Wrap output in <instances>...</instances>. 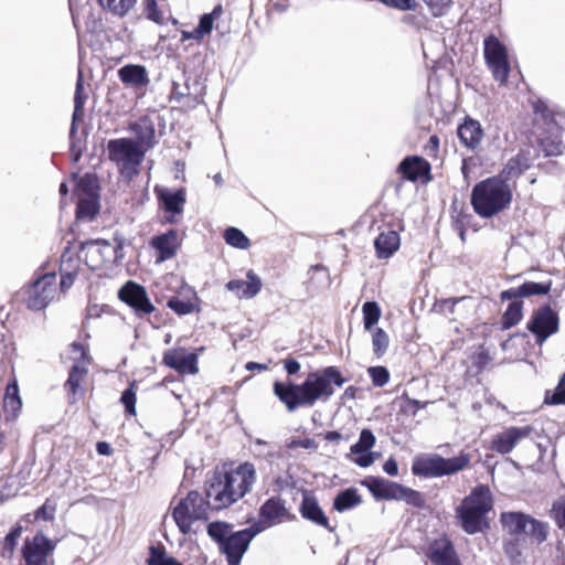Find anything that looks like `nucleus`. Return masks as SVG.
Returning <instances> with one entry per match:
<instances>
[{
    "instance_id": "1",
    "label": "nucleus",
    "mask_w": 565,
    "mask_h": 565,
    "mask_svg": "<svg viewBox=\"0 0 565 565\" xmlns=\"http://www.w3.org/2000/svg\"><path fill=\"white\" fill-rule=\"evenodd\" d=\"M347 382L337 366H327L310 372L300 383H274V394L292 413L299 407H312L318 401L327 402L334 394V386L341 387Z\"/></svg>"
},
{
    "instance_id": "2",
    "label": "nucleus",
    "mask_w": 565,
    "mask_h": 565,
    "mask_svg": "<svg viewBox=\"0 0 565 565\" xmlns=\"http://www.w3.org/2000/svg\"><path fill=\"white\" fill-rule=\"evenodd\" d=\"M256 480L253 463H241L231 471H215L206 482L205 495L212 500L213 510L232 505L250 491Z\"/></svg>"
},
{
    "instance_id": "3",
    "label": "nucleus",
    "mask_w": 565,
    "mask_h": 565,
    "mask_svg": "<svg viewBox=\"0 0 565 565\" xmlns=\"http://www.w3.org/2000/svg\"><path fill=\"white\" fill-rule=\"evenodd\" d=\"M512 201V190L502 178H488L477 183L471 192V205L481 217L489 218L507 209Z\"/></svg>"
},
{
    "instance_id": "4",
    "label": "nucleus",
    "mask_w": 565,
    "mask_h": 565,
    "mask_svg": "<svg viewBox=\"0 0 565 565\" xmlns=\"http://www.w3.org/2000/svg\"><path fill=\"white\" fill-rule=\"evenodd\" d=\"M492 507L493 500L489 487L486 484L475 487L456 509L462 530L468 534L482 532L488 527L486 515Z\"/></svg>"
},
{
    "instance_id": "5",
    "label": "nucleus",
    "mask_w": 565,
    "mask_h": 565,
    "mask_svg": "<svg viewBox=\"0 0 565 565\" xmlns=\"http://www.w3.org/2000/svg\"><path fill=\"white\" fill-rule=\"evenodd\" d=\"M471 457L465 451L452 458H444L437 454L422 455L414 459L413 475L422 478H441L465 470Z\"/></svg>"
},
{
    "instance_id": "6",
    "label": "nucleus",
    "mask_w": 565,
    "mask_h": 565,
    "mask_svg": "<svg viewBox=\"0 0 565 565\" xmlns=\"http://www.w3.org/2000/svg\"><path fill=\"white\" fill-rule=\"evenodd\" d=\"M107 152L109 160L117 164L119 172L131 179L139 173L146 149H142L134 139L118 138L108 141Z\"/></svg>"
},
{
    "instance_id": "7",
    "label": "nucleus",
    "mask_w": 565,
    "mask_h": 565,
    "mask_svg": "<svg viewBox=\"0 0 565 565\" xmlns=\"http://www.w3.org/2000/svg\"><path fill=\"white\" fill-rule=\"evenodd\" d=\"M213 510L212 500H207L199 491H190L179 501L172 511V518L182 534H189L195 521H206L209 510Z\"/></svg>"
},
{
    "instance_id": "8",
    "label": "nucleus",
    "mask_w": 565,
    "mask_h": 565,
    "mask_svg": "<svg viewBox=\"0 0 565 565\" xmlns=\"http://www.w3.org/2000/svg\"><path fill=\"white\" fill-rule=\"evenodd\" d=\"M56 274H39L31 282L24 285L18 292L17 298L31 310H42L46 308L55 298Z\"/></svg>"
},
{
    "instance_id": "9",
    "label": "nucleus",
    "mask_w": 565,
    "mask_h": 565,
    "mask_svg": "<svg viewBox=\"0 0 565 565\" xmlns=\"http://www.w3.org/2000/svg\"><path fill=\"white\" fill-rule=\"evenodd\" d=\"M484 58L493 78L501 85L508 82L510 64L505 45L493 34L483 41Z\"/></svg>"
},
{
    "instance_id": "10",
    "label": "nucleus",
    "mask_w": 565,
    "mask_h": 565,
    "mask_svg": "<svg viewBox=\"0 0 565 565\" xmlns=\"http://www.w3.org/2000/svg\"><path fill=\"white\" fill-rule=\"evenodd\" d=\"M121 250L122 246L119 242L111 244L105 239H92L81 244V253L84 256V260L92 269L121 258Z\"/></svg>"
},
{
    "instance_id": "11",
    "label": "nucleus",
    "mask_w": 565,
    "mask_h": 565,
    "mask_svg": "<svg viewBox=\"0 0 565 565\" xmlns=\"http://www.w3.org/2000/svg\"><path fill=\"white\" fill-rule=\"evenodd\" d=\"M263 530V525L255 523L249 527L232 532L220 548L221 553L226 557L227 565H239L250 542Z\"/></svg>"
},
{
    "instance_id": "12",
    "label": "nucleus",
    "mask_w": 565,
    "mask_h": 565,
    "mask_svg": "<svg viewBox=\"0 0 565 565\" xmlns=\"http://www.w3.org/2000/svg\"><path fill=\"white\" fill-rule=\"evenodd\" d=\"M55 543L43 533H36L32 540H26L22 547L25 565H53Z\"/></svg>"
},
{
    "instance_id": "13",
    "label": "nucleus",
    "mask_w": 565,
    "mask_h": 565,
    "mask_svg": "<svg viewBox=\"0 0 565 565\" xmlns=\"http://www.w3.org/2000/svg\"><path fill=\"white\" fill-rule=\"evenodd\" d=\"M558 315L550 307L544 305L537 308L527 322V330L535 337L537 344H542L552 334L558 331Z\"/></svg>"
},
{
    "instance_id": "14",
    "label": "nucleus",
    "mask_w": 565,
    "mask_h": 565,
    "mask_svg": "<svg viewBox=\"0 0 565 565\" xmlns=\"http://www.w3.org/2000/svg\"><path fill=\"white\" fill-rule=\"evenodd\" d=\"M118 297L131 307L138 316L149 315L154 311V306L151 303L145 287L135 281H127L119 289Z\"/></svg>"
},
{
    "instance_id": "15",
    "label": "nucleus",
    "mask_w": 565,
    "mask_h": 565,
    "mask_svg": "<svg viewBox=\"0 0 565 565\" xmlns=\"http://www.w3.org/2000/svg\"><path fill=\"white\" fill-rule=\"evenodd\" d=\"M119 81L127 87L137 93L139 97L145 95L146 88L150 83L146 66L140 64H126L117 71Z\"/></svg>"
},
{
    "instance_id": "16",
    "label": "nucleus",
    "mask_w": 565,
    "mask_h": 565,
    "mask_svg": "<svg viewBox=\"0 0 565 565\" xmlns=\"http://www.w3.org/2000/svg\"><path fill=\"white\" fill-rule=\"evenodd\" d=\"M532 431L533 428L531 426L509 427L493 438L491 448L501 455L510 454L516 444L521 439L527 438Z\"/></svg>"
},
{
    "instance_id": "17",
    "label": "nucleus",
    "mask_w": 565,
    "mask_h": 565,
    "mask_svg": "<svg viewBox=\"0 0 565 565\" xmlns=\"http://www.w3.org/2000/svg\"><path fill=\"white\" fill-rule=\"evenodd\" d=\"M156 193L159 202L162 204L164 211L169 214L166 220L168 223H175V215L183 212V206L186 201L185 190H169L167 188H156Z\"/></svg>"
},
{
    "instance_id": "18",
    "label": "nucleus",
    "mask_w": 565,
    "mask_h": 565,
    "mask_svg": "<svg viewBox=\"0 0 565 565\" xmlns=\"http://www.w3.org/2000/svg\"><path fill=\"white\" fill-rule=\"evenodd\" d=\"M163 363L182 374L198 373V356L180 350H169L163 354Z\"/></svg>"
},
{
    "instance_id": "19",
    "label": "nucleus",
    "mask_w": 565,
    "mask_h": 565,
    "mask_svg": "<svg viewBox=\"0 0 565 565\" xmlns=\"http://www.w3.org/2000/svg\"><path fill=\"white\" fill-rule=\"evenodd\" d=\"M428 557L435 565H461L454 544L448 539L436 540L429 547Z\"/></svg>"
},
{
    "instance_id": "20",
    "label": "nucleus",
    "mask_w": 565,
    "mask_h": 565,
    "mask_svg": "<svg viewBox=\"0 0 565 565\" xmlns=\"http://www.w3.org/2000/svg\"><path fill=\"white\" fill-rule=\"evenodd\" d=\"M376 500H396L401 484L381 477H367L362 481Z\"/></svg>"
},
{
    "instance_id": "21",
    "label": "nucleus",
    "mask_w": 565,
    "mask_h": 565,
    "mask_svg": "<svg viewBox=\"0 0 565 565\" xmlns=\"http://www.w3.org/2000/svg\"><path fill=\"white\" fill-rule=\"evenodd\" d=\"M375 440L376 439L372 430L366 428L362 429L359 440L350 448L351 454L358 455L354 459V462L358 466L366 468L373 463L374 458L370 450L375 445Z\"/></svg>"
},
{
    "instance_id": "22",
    "label": "nucleus",
    "mask_w": 565,
    "mask_h": 565,
    "mask_svg": "<svg viewBox=\"0 0 565 565\" xmlns=\"http://www.w3.org/2000/svg\"><path fill=\"white\" fill-rule=\"evenodd\" d=\"M299 512L301 516L319 526H322L330 532H332L334 529L330 526L329 519L324 514L323 510L319 505L317 499L309 494L308 492H305L302 495V500L299 507Z\"/></svg>"
},
{
    "instance_id": "23",
    "label": "nucleus",
    "mask_w": 565,
    "mask_h": 565,
    "mask_svg": "<svg viewBox=\"0 0 565 565\" xmlns=\"http://www.w3.org/2000/svg\"><path fill=\"white\" fill-rule=\"evenodd\" d=\"M457 136L466 148L476 150L483 138V129L478 120L467 116L458 126Z\"/></svg>"
},
{
    "instance_id": "24",
    "label": "nucleus",
    "mask_w": 565,
    "mask_h": 565,
    "mask_svg": "<svg viewBox=\"0 0 565 565\" xmlns=\"http://www.w3.org/2000/svg\"><path fill=\"white\" fill-rule=\"evenodd\" d=\"M247 279L248 280L232 279L226 284V288L238 298H254L262 289V279L253 270L247 271Z\"/></svg>"
},
{
    "instance_id": "25",
    "label": "nucleus",
    "mask_w": 565,
    "mask_h": 565,
    "mask_svg": "<svg viewBox=\"0 0 565 565\" xmlns=\"http://www.w3.org/2000/svg\"><path fill=\"white\" fill-rule=\"evenodd\" d=\"M150 245L157 250V262L161 263L172 258L178 248V233L169 230L167 233L153 236Z\"/></svg>"
},
{
    "instance_id": "26",
    "label": "nucleus",
    "mask_w": 565,
    "mask_h": 565,
    "mask_svg": "<svg viewBox=\"0 0 565 565\" xmlns=\"http://www.w3.org/2000/svg\"><path fill=\"white\" fill-rule=\"evenodd\" d=\"M129 130L136 136L135 142L142 149L149 150L153 147L156 129L152 120L143 116L129 125Z\"/></svg>"
},
{
    "instance_id": "27",
    "label": "nucleus",
    "mask_w": 565,
    "mask_h": 565,
    "mask_svg": "<svg viewBox=\"0 0 565 565\" xmlns=\"http://www.w3.org/2000/svg\"><path fill=\"white\" fill-rule=\"evenodd\" d=\"M286 514L287 509L284 500L279 497H271L266 500L259 509L260 522L258 524L262 525V523H264V529L266 526H271L273 524L280 522L281 518Z\"/></svg>"
},
{
    "instance_id": "28",
    "label": "nucleus",
    "mask_w": 565,
    "mask_h": 565,
    "mask_svg": "<svg viewBox=\"0 0 565 565\" xmlns=\"http://www.w3.org/2000/svg\"><path fill=\"white\" fill-rule=\"evenodd\" d=\"M500 522L505 531L513 537L525 535L529 526V514L523 512H502Z\"/></svg>"
},
{
    "instance_id": "29",
    "label": "nucleus",
    "mask_w": 565,
    "mask_h": 565,
    "mask_svg": "<svg viewBox=\"0 0 565 565\" xmlns=\"http://www.w3.org/2000/svg\"><path fill=\"white\" fill-rule=\"evenodd\" d=\"M429 169V163L417 156L404 158L398 166V171L404 175V178L411 181L418 180L428 173Z\"/></svg>"
},
{
    "instance_id": "30",
    "label": "nucleus",
    "mask_w": 565,
    "mask_h": 565,
    "mask_svg": "<svg viewBox=\"0 0 565 565\" xmlns=\"http://www.w3.org/2000/svg\"><path fill=\"white\" fill-rule=\"evenodd\" d=\"M401 245V238L396 231L382 232L374 241L376 255L381 259L391 257Z\"/></svg>"
},
{
    "instance_id": "31",
    "label": "nucleus",
    "mask_w": 565,
    "mask_h": 565,
    "mask_svg": "<svg viewBox=\"0 0 565 565\" xmlns=\"http://www.w3.org/2000/svg\"><path fill=\"white\" fill-rule=\"evenodd\" d=\"M87 96L84 94V79L83 73L79 70L76 81L75 94H74V113H73V121L71 127V137L76 132V121L81 120L84 116V104L86 102Z\"/></svg>"
},
{
    "instance_id": "32",
    "label": "nucleus",
    "mask_w": 565,
    "mask_h": 565,
    "mask_svg": "<svg viewBox=\"0 0 565 565\" xmlns=\"http://www.w3.org/2000/svg\"><path fill=\"white\" fill-rule=\"evenodd\" d=\"M362 502L361 495L355 488H347L340 491L333 500V509L344 512L353 509Z\"/></svg>"
},
{
    "instance_id": "33",
    "label": "nucleus",
    "mask_w": 565,
    "mask_h": 565,
    "mask_svg": "<svg viewBox=\"0 0 565 565\" xmlns=\"http://www.w3.org/2000/svg\"><path fill=\"white\" fill-rule=\"evenodd\" d=\"M86 373V367L84 365H81L78 362L75 363L70 370L68 379L65 382V388L68 392L70 398H72V403H74L77 399V393L81 386V382Z\"/></svg>"
},
{
    "instance_id": "34",
    "label": "nucleus",
    "mask_w": 565,
    "mask_h": 565,
    "mask_svg": "<svg viewBox=\"0 0 565 565\" xmlns=\"http://www.w3.org/2000/svg\"><path fill=\"white\" fill-rule=\"evenodd\" d=\"M523 317V301L514 300L511 301L504 311L501 324L503 329H510L516 326Z\"/></svg>"
},
{
    "instance_id": "35",
    "label": "nucleus",
    "mask_w": 565,
    "mask_h": 565,
    "mask_svg": "<svg viewBox=\"0 0 565 565\" xmlns=\"http://www.w3.org/2000/svg\"><path fill=\"white\" fill-rule=\"evenodd\" d=\"M233 525L222 521L211 522L207 527L209 536L218 545V548L222 547L226 539L231 535Z\"/></svg>"
},
{
    "instance_id": "36",
    "label": "nucleus",
    "mask_w": 565,
    "mask_h": 565,
    "mask_svg": "<svg viewBox=\"0 0 565 565\" xmlns=\"http://www.w3.org/2000/svg\"><path fill=\"white\" fill-rule=\"evenodd\" d=\"M99 212V203L95 198L81 199L76 207L78 220L92 221Z\"/></svg>"
},
{
    "instance_id": "37",
    "label": "nucleus",
    "mask_w": 565,
    "mask_h": 565,
    "mask_svg": "<svg viewBox=\"0 0 565 565\" xmlns=\"http://www.w3.org/2000/svg\"><path fill=\"white\" fill-rule=\"evenodd\" d=\"M548 524L529 515V526L525 535L536 544L543 543L547 539Z\"/></svg>"
},
{
    "instance_id": "38",
    "label": "nucleus",
    "mask_w": 565,
    "mask_h": 565,
    "mask_svg": "<svg viewBox=\"0 0 565 565\" xmlns=\"http://www.w3.org/2000/svg\"><path fill=\"white\" fill-rule=\"evenodd\" d=\"M98 2L114 15L122 18L136 6L137 0H98Z\"/></svg>"
},
{
    "instance_id": "39",
    "label": "nucleus",
    "mask_w": 565,
    "mask_h": 565,
    "mask_svg": "<svg viewBox=\"0 0 565 565\" xmlns=\"http://www.w3.org/2000/svg\"><path fill=\"white\" fill-rule=\"evenodd\" d=\"M148 565H183L177 558L169 556L163 547L151 545L149 548Z\"/></svg>"
},
{
    "instance_id": "40",
    "label": "nucleus",
    "mask_w": 565,
    "mask_h": 565,
    "mask_svg": "<svg viewBox=\"0 0 565 565\" xmlns=\"http://www.w3.org/2000/svg\"><path fill=\"white\" fill-rule=\"evenodd\" d=\"M226 244L238 249H247L250 245L249 238L238 228L228 227L224 232Z\"/></svg>"
},
{
    "instance_id": "41",
    "label": "nucleus",
    "mask_w": 565,
    "mask_h": 565,
    "mask_svg": "<svg viewBox=\"0 0 565 565\" xmlns=\"http://www.w3.org/2000/svg\"><path fill=\"white\" fill-rule=\"evenodd\" d=\"M363 323L365 330H371L380 320L381 308L375 301H366L363 307Z\"/></svg>"
},
{
    "instance_id": "42",
    "label": "nucleus",
    "mask_w": 565,
    "mask_h": 565,
    "mask_svg": "<svg viewBox=\"0 0 565 565\" xmlns=\"http://www.w3.org/2000/svg\"><path fill=\"white\" fill-rule=\"evenodd\" d=\"M397 501H404L414 508H423L425 505L424 495L419 491L407 488L403 484L399 487Z\"/></svg>"
},
{
    "instance_id": "43",
    "label": "nucleus",
    "mask_w": 565,
    "mask_h": 565,
    "mask_svg": "<svg viewBox=\"0 0 565 565\" xmlns=\"http://www.w3.org/2000/svg\"><path fill=\"white\" fill-rule=\"evenodd\" d=\"M552 288V281L535 282L525 281L520 286L521 297H531L536 295H547Z\"/></svg>"
},
{
    "instance_id": "44",
    "label": "nucleus",
    "mask_w": 565,
    "mask_h": 565,
    "mask_svg": "<svg viewBox=\"0 0 565 565\" xmlns=\"http://www.w3.org/2000/svg\"><path fill=\"white\" fill-rule=\"evenodd\" d=\"M21 533H22V526L21 525H15L6 535V537L3 540L2 552H1V555L3 557H11L12 556V554H13L15 547H17L18 540L21 536Z\"/></svg>"
},
{
    "instance_id": "45",
    "label": "nucleus",
    "mask_w": 565,
    "mask_h": 565,
    "mask_svg": "<svg viewBox=\"0 0 565 565\" xmlns=\"http://www.w3.org/2000/svg\"><path fill=\"white\" fill-rule=\"evenodd\" d=\"M81 257L70 253L66 248L61 256L60 274H76L78 275Z\"/></svg>"
},
{
    "instance_id": "46",
    "label": "nucleus",
    "mask_w": 565,
    "mask_h": 565,
    "mask_svg": "<svg viewBox=\"0 0 565 565\" xmlns=\"http://www.w3.org/2000/svg\"><path fill=\"white\" fill-rule=\"evenodd\" d=\"M539 146L545 157H555L563 152V143L557 137L542 138L540 139Z\"/></svg>"
},
{
    "instance_id": "47",
    "label": "nucleus",
    "mask_w": 565,
    "mask_h": 565,
    "mask_svg": "<svg viewBox=\"0 0 565 565\" xmlns=\"http://www.w3.org/2000/svg\"><path fill=\"white\" fill-rule=\"evenodd\" d=\"M526 167L521 163L519 157L511 158L502 169L498 178H502L505 182L518 178Z\"/></svg>"
},
{
    "instance_id": "48",
    "label": "nucleus",
    "mask_w": 565,
    "mask_h": 565,
    "mask_svg": "<svg viewBox=\"0 0 565 565\" xmlns=\"http://www.w3.org/2000/svg\"><path fill=\"white\" fill-rule=\"evenodd\" d=\"M21 405L18 384L15 382L8 384L4 395V407L11 412H17L21 408Z\"/></svg>"
},
{
    "instance_id": "49",
    "label": "nucleus",
    "mask_w": 565,
    "mask_h": 565,
    "mask_svg": "<svg viewBox=\"0 0 565 565\" xmlns=\"http://www.w3.org/2000/svg\"><path fill=\"white\" fill-rule=\"evenodd\" d=\"M390 344V338L387 333L381 329H375L372 335L373 352L377 358H381L387 350Z\"/></svg>"
},
{
    "instance_id": "50",
    "label": "nucleus",
    "mask_w": 565,
    "mask_h": 565,
    "mask_svg": "<svg viewBox=\"0 0 565 565\" xmlns=\"http://www.w3.org/2000/svg\"><path fill=\"white\" fill-rule=\"evenodd\" d=\"M544 402L550 405H565V373L553 392H546Z\"/></svg>"
},
{
    "instance_id": "51",
    "label": "nucleus",
    "mask_w": 565,
    "mask_h": 565,
    "mask_svg": "<svg viewBox=\"0 0 565 565\" xmlns=\"http://www.w3.org/2000/svg\"><path fill=\"white\" fill-rule=\"evenodd\" d=\"M367 373L376 387H383L390 381V372L385 366H370Z\"/></svg>"
},
{
    "instance_id": "52",
    "label": "nucleus",
    "mask_w": 565,
    "mask_h": 565,
    "mask_svg": "<svg viewBox=\"0 0 565 565\" xmlns=\"http://www.w3.org/2000/svg\"><path fill=\"white\" fill-rule=\"evenodd\" d=\"M523 541H524V539L513 537V539L504 542V544H503L504 553L512 562H516L520 558V556L522 555Z\"/></svg>"
},
{
    "instance_id": "53",
    "label": "nucleus",
    "mask_w": 565,
    "mask_h": 565,
    "mask_svg": "<svg viewBox=\"0 0 565 565\" xmlns=\"http://www.w3.org/2000/svg\"><path fill=\"white\" fill-rule=\"evenodd\" d=\"M171 99L181 103L183 99H192L193 103H198L196 97H191L190 84L185 82L183 85L173 82L171 89Z\"/></svg>"
},
{
    "instance_id": "54",
    "label": "nucleus",
    "mask_w": 565,
    "mask_h": 565,
    "mask_svg": "<svg viewBox=\"0 0 565 565\" xmlns=\"http://www.w3.org/2000/svg\"><path fill=\"white\" fill-rule=\"evenodd\" d=\"M142 4L145 14L149 20L158 24H163L164 19L161 11L158 9L157 0H142Z\"/></svg>"
},
{
    "instance_id": "55",
    "label": "nucleus",
    "mask_w": 565,
    "mask_h": 565,
    "mask_svg": "<svg viewBox=\"0 0 565 565\" xmlns=\"http://www.w3.org/2000/svg\"><path fill=\"white\" fill-rule=\"evenodd\" d=\"M134 387H135V382H132L130 384V386L122 392L121 397H120V401H121L122 405L125 406V411L129 415L136 414V392H135Z\"/></svg>"
},
{
    "instance_id": "56",
    "label": "nucleus",
    "mask_w": 565,
    "mask_h": 565,
    "mask_svg": "<svg viewBox=\"0 0 565 565\" xmlns=\"http://www.w3.org/2000/svg\"><path fill=\"white\" fill-rule=\"evenodd\" d=\"M168 307L179 316L189 315L193 311V303L172 297L168 300Z\"/></svg>"
},
{
    "instance_id": "57",
    "label": "nucleus",
    "mask_w": 565,
    "mask_h": 565,
    "mask_svg": "<svg viewBox=\"0 0 565 565\" xmlns=\"http://www.w3.org/2000/svg\"><path fill=\"white\" fill-rule=\"evenodd\" d=\"M55 511L56 502L51 499H46L43 505L36 510L35 518L44 521H51L54 519Z\"/></svg>"
},
{
    "instance_id": "58",
    "label": "nucleus",
    "mask_w": 565,
    "mask_h": 565,
    "mask_svg": "<svg viewBox=\"0 0 565 565\" xmlns=\"http://www.w3.org/2000/svg\"><path fill=\"white\" fill-rule=\"evenodd\" d=\"M429 8L434 17H441L446 14L451 6V0H423Z\"/></svg>"
},
{
    "instance_id": "59",
    "label": "nucleus",
    "mask_w": 565,
    "mask_h": 565,
    "mask_svg": "<svg viewBox=\"0 0 565 565\" xmlns=\"http://www.w3.org/2000/svg\"><path fill=\"white\" fill-rule=\"evenodd\" d=\"M552 512L557 526L565 531V497L553 504Z\"/></svg>"
},
{
    "instance_id": "60",
    "label": "nucleus",
    "mask_w": 565,
    "mask_h": 565,
    "mask_svg": "<svg viewBox=\"0 0 565 565\" xmlns=\"http://www.w3.org/2000/svg\"><path fill=\"white\" fill-rule=\"evenodd\" d=\"M213 14H203L200 20H199V23L195 28L196 30V34H199V36H202V39L210 34L212 32V29H213Z\"/></svg>"
},
{
    "instance_id": "61",
    "label": "nucleus",
    "mask_w": 565,
    "mask_h": 565,
    "mask_svg": "<svg viewBox=\"0 0 565 565\" xmlns=\"http://www.w3.org/2000/svg\"><path fill=\"white\" fill-rule=\"evenodd\" d=\"M383 4L402 11L414 10L416 0H380Z\"/></svg>"
},
{
    "instance_id": "62",
    "label": "nucleus",
    "mask_w": 565,
    "mask_h": 565,
    "mask_svg": "<svg viewBox=\"0 0 565 565\" xmlns=\"http://www.w3.org/2000/svg\"><path fill=\"white\" fill-rule=\"evenodd\" d=\"M76 277H77L76 274H70V273L61 274V281H60L61 290L62 291L68 290L73 286Z\"/></svg>"
},
{
    "instance_id": "63",
    "label": "nucleus",
    "mask_w": 565,
    "mask_h": 565,
    "mask_svg": "<svg viewBox=\"0 0 565 565\" xmlns=\"http://www.w3.org/2000/svg\"><path fill=\"white\" fill-rule=\"evenodd\" d=\"M500 298L502 301H507V300H520L519 298H522L521 297V291H520V286L516 287V288H510V289H507V290H503L501 294H500Z\"/></svg>"
},
{
    "instance_id": "64",
    "label": "nucleus",
    "mask_w": 565,
    "mask_h": 565,
    "mask_svg": "<svg viewBox=\"0 0 565 565\" xmlns=\"http://www.w3.org/2000/svg\"><path fill=\"white\" fill-rule=\"evenodd\" d=\"M284 366L288 375H295L300 370V363L292 358L284 360Z\"/></svg>"
}]
</instances>
